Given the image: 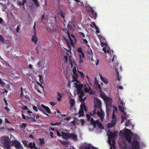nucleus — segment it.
I'll list each match as a JSON object with an SVG mask.
<instances>
[{"label": "nucleus", "mask_w": 149, "mask_h": 149, "mask_svg": "<svg viewBox=\"0 0 149 149\" xmlns=\"http://www.w3.org/2000/svg\"><path fill=\"white\" fill-rule=\"evenodd\" d=\"M61 97H57V100H58L59 101H61Z\"/></svg>", "instance_id": "69168bd1"}, {"label": "nucleus", "mask_w": 149, "mask_h": 149, "mask_svg": "<svg viewBox=\"0 0 149 149\" xmlns=\"http://www.w3.org/2000/svg\"><path fill=\"white\" fill-rule=\"evenodd\" d=\"M41 106L44 108L45 111L48 113H50V110L49 108L45 106L43 104H42L41 105Z\"/></svg>", "instance_id": "c85d7f7f"}, {"label": "nucleus", "mask_w": 149, "mask_h": 149, "mask_svg": "<svg viewBox=\"0 0 149 149\" xmlns=\"http://www.w3.org/2000/svg\"><path fill=\"white\" fill-rule=\"evenodd\" d=\"M33 109L34 110L36 111L37 112L38 111V109L36 106H33Z\"/></svg>", "instance_id": "de8ad7c7"}, {"label": "nucleus", "mask_w": 149, "mask_h": 149, "mask_svg": "<svg viewBox=\"0 0 149 149\" xmlns=\"http://www.w3.org/2000/svg\"><path fill=\"white\" fill-rule=\"evenodd\" d=\"M69 101L70 104V107H72L75 104V101L74 99L72 98L70 96H69Z\"/></svg>", "instance_id": "5701e85b"}, {"label": "nucleus", "mask_w": 149, "mask_h": 149, "mask_svg": "<svg viewBox=\"0 0 149 149\" xmlns=\"http://www.w3.org/2000/svg\"><path fill=\"white\" fill-rule=\"evenodd\" d=\"M70 138L75 141H77L78 140L77 135L74 133L70 134Z\"/></svg>", "instance_id": "4be33fe9"}, {"label": "nucleus", "mask_w": 149, "mask_h": 149, "mask_svg": "<svg viewBox=\"0 0 149 149\" xmlns=\"http://www.w3.org/2000/svg\"><path fill=\"white\" fill-rule=\"evenodd\" d=\"M100 76L101 80L105 84H107L108 83L107 79L105 77H103L101 75H100Z\"/></svg>", "instance_id": "a878e982"}, {"label": "nucleus", "mask_w": 149, "mask_h": 149, "mask_svg": "<svg viewBox=\"0 0 149 149\" xmlns=\"http://www.w3.org/2000/svg\"><path fill=\"white\" fill-rule=\"evenodd\" d=\"M94 103L95 104L94 109L93 113H90L87 114L86 117L88 120H90L94 127L97 125L100 129H104L99 121L98 120H94L92 116L94 117L98 116L100 117L101 120L102 121L104 119V112L102 109L101 107V102L97 98L94 99Z\"/></svg>", "instance_id": "f257e3e1"}, {"label": "nucleus", "mask_w": 149, "mask_h": 149, "mask_svg": "<svg viewBox=\"0 0 149 149\" xmlns=\"http://www.w3.org/2000/svg\"><path fill=\"white\" fill-rule=\"evenodd\" d=\"M79 73H80V74L81 75V76L82 77L84 78L85 77V74H83V73L81 71H78Z\"/></svg>", "instance_id": "79ce46f5"}, {"label": "nucleus", "mask_w": 149, "mask_h": 149, "mask_svg": "<svg viewBox=\"0 0 149 149\" xmlns=\"http://www.w3.org/2000/svg\"><path fill=\"white\" fill-rule=\"evenodd\" d=\"M121 118L122 119L121 123L124 122L125 120L126 121L125 122V125L127 126H130L131 123L130 121L129 120H127V115L125 113L123 112L121 116Z\"/></svg>", "instance_id": "1a4fd4ad"}, {"label": "nucleus", "mask_w": 149, "mask_h": 149, "mask_svg": "<svg viewBox=\"0 0 149 149\" xmlns=\"http://www.w3.org/2000/svg\"><path fill=\"white\" fill-rule=\"evenodd\" d=\"M80 35L83 38H84L85 37V34L82 32L79 33Z\"/></svg>", "instance_id": "864d4df0"}, {"label": "nucleus", "mask_w": 149, "mask_h": 149, "mask_svg": "<svg viewBox=\"0 0 149 149\" xmlns=\"http://www.w3.org/2000/svg\"><path fill=\"white\" fill-rule=\"evenodd\" d=\"M37 66L39 68L42 69L45 67L46 65L45 64V61L42 60L38 62L37 64Z\"/></svg>", "instance_id": "ddd939ff"}, {"label": "nucleus", "mask_w": 149, "mask_h": 149, "mask_svg": "<svg viewBox=\"0 0 149 149\" xmlns=\"http://www.w3.org/2000/svg\"><path fill=\"white\" fill-rule=\"evenodd\" d=\"M26 1L25 0H23L22 1V2H21L20 1L17 2V3L20 6H21L22 5H23L24 6V3H25Z\"/></svg>", "instance_id": "72a5a7b5"}, {"label": "nucleus", "mask_w": 149, "mask_h": 149, "mask_svg": "<svg viewBox=\"0 0 149 149\" xmlns=\"http://www.w3.org/2000/svg\"><path fill=\"white\" fill-rule=\"evenodd\" d=\"M3 22V19L1 18H0V24H2Z\"/></svg>", "instance_id": "6e6d98bb"}, {"label": "nucleus", "mask_w": 149, "mask_h": 149, "mask_svg": "<svg viewBox=\"0 0 149 149\" xmlns=\"http://www.w3.org/2000/svg\"><path fill=\"white\" fill-rule=\"evenodd\" d=\"M57 134L58 136H62V132H60L58 131H57Z\"/></svg>", "instance_id": "603ef678"}, {"label": "nucleus", "mask_w": 149, "mask_h": 149, "mask_svg": "<svg viewBox=\"0 0 149 149\" xmlns=\"http://www.w3.org/2000/svg\"><path fill=\"white\" fill-rule=\"evenodd\" d=\"M80 108V109L79 111V117H80L84 115V111H87V109L85 105V104L83 102H82L81 104Z\"/></svg>", "instance_id": "9b49d317"}, {"label": "nucleus", "mask_w": 149, "mask_h": 149, "mask_svg": "<svg viewBox=\"0 0 149 149\" xmlns=\"http://www.w3.org/2000/svg\"><path fill=\"white\" fill-rule=\"evenodd\" d=\"M29 68H33V66L31 64H30L29 65Z\"/></svg>", "instance_id": "774afa93"}, {"label": "nucleus", "mask_w": 149, "mask_h": 149, "mask_svg": "<svg viewBox=\"0 0 149 149\" xmlns=\"http://www.w3.org/2000/svg\"><path fill=\"white\" fill-rule=\"evenodd\" d=\"M27 112L29 115L30 116V117H29V118H33V121H36V120L34 118H35V116L33 113L31 111H30V110L29 109L27 111Z\"/></svg>", "instance_id": "412c9836"}, {"label": "nucleus", "mask_w": 149, "mask_h": 149, "mask_svg": "<svg viewBox=\"0 0 149 149\" xmlns=\"http://www.w3.org/2000/svg\"><path fill=\"white\" fill-rule=\"evenodd\" d=\"M119 98V100L118 101L119 109L121 112H124L125 109V108L124 107L125 104L122 101L120 100V98Z\"/></svg>", "instance_id": "f8f14e48"}, {"label": "nucleus", "mask_w": 149, "mask_h": 149, "mask_svg": "<svg viewBox=\"0 0 149 149\" xmlns=\"http://www.w3.org/2000/svg\"><path fill=\"white\" fill-rule=\"evenodd\" d=\"M68 39L65 38V40L66 41L67 47L70 50L71 46H72L74 44L73 41L74 40V36L72 35L70 36L68 32Z\"/></svg>", "instance_id": "0eeeda50"}, {"label": "nucleus", "mask_w": 149, "mask_h": 149, "mask_svg": "<svg viewBox=\"0 0 149 149\" xmlns=\"http://www.w3.org/2000/svg\"><path fill=\"white\" fill-rule=\"evenodd\" d=\"M22 142L24 146H28L29 145L28 141L26 140H23L22 141Z\"/></svg>", "instance_id": "473e14b6"}, {"label": "nucleus", "mask_w": 149, "mask_h": 149, "mask_svg": "<svg viewBox=\"0 0 149 149\" xmlns=\"http://www.w3.org/2000/svg\"><path fill=\"white\" fill-rule=\"evenodd\" d=\"M77 51L79 53L81 54V53H84V52H82L81 48V47H79L78 48Z\"/></svg>", "instance_id": "a19ab883"}, {"label": "nucleus", "mask_w": 149, "mask_h": 149, "mask_svg": "<svg viewBox=\"0 0 149 149\" xmlns=\"http://www.w3.org/2000/svg\"><path fill=\"white\" fill-rule=\"evenodd\" d=\"M22 117L24 119L27 120L28 118H29V117L27 116L26 117L25 115L23 113L22 114Z\"/></svg>", "instance_id": "c03bdc74"}, {"label": "nucleus", "mask_w": 149, "mask_h": 149, "mask_svg": "<svg viewBox=\"0 0 149 149\" xmlns=\"http://www.w3.org/2000/svg\"><path fill=\"white\" fill-rule=\"evenodd\" d=\"M117 121V119L116 116L112 115V120L111 123L115 125Z\"/></svg>", "instance_id": "cd10ccee"}, {"label": "nucleus", "mask_w": 149, "mask_h": 149, "mask_svg": "<svg viewBox=\"0 0 149 149\" xmlns=\"http://www.w3.org/2000/svg\"><path fill=\"white\" fill-rule=\"evenodd\" d=\"M87 56L92 61H93V55L92 54V50L91 49H88L87 51Z\"/></svg>", "instance_id": "f3484780"}, {"label": "nucleus", "mask_w": 149, "mask_h": 149, "mask_svg": "<svg viewBox=\"0 0 149 149\" xmlns=\"http://www.w3.org/2000/svg\"><path fill=\"white\" fill-rule=\"evenodd\" d=\"M23 109L24 110H27V111L28 110V109L29 110V109L26 106H24L23 108Z\"/></svg>", "instance_id": "5fc2aeb1"}, {"label": "nucleus", "mask_w": 149, "mask_h": 149, "mask_svg": "<svg viewBox=\"0 0 149 149\" xmlns=\"http://www.w3.org/2000/svg\"><path fill=\"white\" fill-rule=\"evenodd\" d=\"M104 101L105 102L106 105H109L110 104V105H112V99L111 98L107 97Z\"/></svg>", "instance_id": "aec40b11"}, {"label": "nucleus", "mask_w": 149, "mask_h": 149, "mask_svg": "<svg viewBox=\"0 0 149 149\" xmlns=\"http://www.w3.org/2000/svg\"><path fill=\"white\" fill-rule=\"evenodd\" d=\"M60 15H61V16L63 18H64L65 17V16H64V14L62 12H61V14H60Z\"/></svg>", "instance_id": "bf43d9fd"}, {"label": "nucleus", "mask_w": 149, "mask_h": 149, "mask_svg": "<svg viewBox=\"0 0 149 149\" xmlns=\"http://www.w3.org/2000/svg\"><path fill=\"white\" fill-rule=\"evenodd\" d=\"M70 119V117H66L65 118V120H69Z\"/></svg>", "instance_id": "052dcab7"}, {"label": "nucleus", "mask_w": 149, "mask_h": 149, "mask_svg": "<svg viewBox=\"0 0 149 149\" xmlns=\"http://www.w3.org/2000/svg\"><path fill=\"white\" fill-rule=\"evenodd\" d=\"M27 124L26 123H22L20 127L22 128H24L26 126Z\"/></svg>", "instance_id": "49530a36"}, {"label": "nucleus", "mask_w": 149, "mask_h": 149, "mask_svg": "<svg viewBox=\"0 0 149 149\" xmlns=\"http://www.w3.org/2000/svg\"><path fill=\"white\" fill-rule=\"evenodd\" d=\"M90 8L91 13L90 15L91 17L95 19L97 16V13L94 12V10L92 7H90Z\"/></svg>", "instance_id": "6ab92c4d"}, {"label": "nucleus", "mask_w": 149, "mask_h": 149, "mask_svg": "<svg viewBox=\"0 0 149 149\" xmlns=\"http://www.w3.org/2000/svg\"><path fill=\"white\" fill-rule=\"evenodd\" d=\"M1 142L7 149H10V139L7 136H3L1 138Z\"/></svg>", "instance_id": "6e6552de"}, {"label": "nucleus", "mask_w": 149, "mask_h": 149, "mask_svg": "<svg viewBox=\"0 0 149 149\" xmlns=\"http://www.w3.org/2000/svg\"><path fill=\"white\" fill-rule=\"evenodd\" d=\"M38 40L36 36V32L35 31L32 38V42H34L35 44H36Z\"/></svg>", "instance_id": "b1692460"}, {"label": "nucleus", "mask_w": 149, "mask_h": 149, "mask_svg": "<svg viewBox=\"0 0 149 149\" xmlns=\"http://www.w3.org/2000/svg\"><path fill=\"white\" fill-rule=\"evenodd\" d=\"M39 78V81L40 83L42 84L43 83V80L42 79V76L41 75H38Z\"/></svg>", "instance_id": "4c0bfd02"}, {"label": "nucleus", "mask_w": 149, "mask_h": 149, "mask_svg": "<svg viewBox=\"0 0 149 149\" xmlns=\"http://www.w3.org/2000/svg\"><path fill=\"white\" fill-rule=\"evenodd\" d=\"M5 122L6 123H10L9 121H8V119L7 118H6L5 119Z\"/></svg>", "instance_id": "e2e57ef3"}, {"label": "nucleus", "mask_w": 149, "mask_h": 149, "mask_svg": "<svg viewBox=\"0 0 149 149\" xmlns=\"http://www.w3.org/2000/svg\"><path fill=\"white\" fill-rule=\"evenodd\" d=\"M39 140L40 142V143L41 145H43L44 143V140L42 139H40Z\"/></svg>", "instance_id": "37998d69"}, {"label": "nucleus", "mask_w": 149, "mask_h": 149, "mask_svg": "<svg viewBox=\"0 0 149 149\" xmlns=\"http://www.w3.org/2000/svg\"><path fill=\"white\" fill-rule=\"evenodd\" d=\"M98 36L100 40L102 47H103V50L106 54H108L107 55L109 56L108 61L111 63L113 52L112 50L111 51L109 47L107 44V42L104 38L102 36L99 35H98Z\"/></svg>", "instance_id": "39448f33"}, {"label": "nucleus", "mask_w": 149, "mask_h": 149, "mask_svg": "<svg viewBox=\"0 0 149 149\" xmlns=\"http://www.w3.org/2000/svg\"><path fill=\"white\" fill-rule=\"evenodd\" d=\"M84 147L85 149H97L93 147L91 145L87 143L84 145Z\"/></svg>", "instance_id": "a211bd4d"}, {"label": "nucleus", "mask_w": 149, "mask_h": 149, "mask_svg": "<svg viewBox=\"0 0 149 149\" xmlns=\"http://www.w3.org/2000/svg\"><path fill=\"white\" fill-rule=\"evenodd\" d=\"M80 122L82 126H83L85 123V120L84 119H81L80 120Z\"/></svg>", "instance_id": "ea45409f"}, {"label": "nucleus", "mask_w": 149, "mask_h": 149, "mask_svg": "<svg viewBox=\"0 0 149 149\" xmlns=\"http://www.w3.org/2000/svg\"><path fill=\"white\" fill-rule=\"evenodd\" d=\"M33 2L35 4L36 6H39V3L38 2V0H32Z\"/></svg>", "instance_id": "e433bc0d"}, {"label": "nucleus", "mask_w": 149, "mask_h": 149, "mask_svg": "<svg viewBox=\"0 0 149 149\" xmlns=\"http://www.w3.org/2000/svg\"><path fill=\"white\" fill-rule=\"evenodd\" d=\"M12 145L14 146L16 149H23L22 145L20 142L17 140H14L12 141Z\"/></svg>", "instance_id": "9d476101"}, {"label": "nucleus", "mask_w": 149, "mask_h": 149, "mask_svg": "<svg viewBox=\"0 0 149 149\" xmlns=\"http://www.w3.org/2000/svg\"><path fill=\"white\" fill-rule=\"evenodd\" d=\"M84 90L86 93H89L90 94H94L95 92H93L90 88L88 85L86 84L84 86Z\"/></svg>", "instance_id": "4468645a"}, {"label": "nucleus", "mask_w": 149, "mask_h": 149, "mask_svg": "<svg viewBox=\"0 0 149 149\" xmlns=\"http://www.w3.org/2000/svg\"><path fill=\"white\" fill-rule=\"evenodd\" d=\"M95 85H96L97 88L100 89V90L101 89V86L100 84H99L98 82V81L95 78Z\"/></svg>", "instance_id": "2f4dec72"}, {"label": "nucleus", "mask_w": 149, "mask_h": 149, "mask_svg": "<svg viewBox=\"0 0 149 149\" xmlns=\"http://www.w3.org/2000/svg\"><path fill=\"white\" fill-rule=\"evenodd\" d=\"M64 60L65 62L70 64L71 68L73 67L72 69L73 75L72 76L73 80L72 81H78L77 79L78 75L76 73L77 69L75 61L73 60L72 59L71 56H65L64 57Z\"/></svg>", "instance_id": "423d86ee"}, {"label": "nucleus", "mask_w": 149, "mask_h": 149, "mask_svg": "<svg viewBox=\"0 0 149 149\" xmlns=\"http://www.w3.org/2000/svg\"><path fill=\"white\" fill-rule=\"evenodd\" d=\"M113 67L114 68L117 70V68L118 67V65L116 64V63H115L113 64Z\"/></svg>", "instance_id": "3c124183"}, {"label": "nucleus", "mask_w": 149, "mask_h": 149, "mask_svg": "<svg viewBox=\"0 0 149 149\" xmlns=\"http://www.w3.org/2000/svg\"><path fill=\"white\" fill-rule=\"evenodd\" d=\"M115 125L111 123H109L107 124L106 129L108 136L109 143L111 146L110 149H115V148L114 146L115 142L113 138L117 135V133L116 132L113 133L112 131Z\"/></svg>", "instance_id": "7ed1b4c3"}, {"label": "nucleus", "mask_w": 149, "mask_h": 149, "mask_svg": "<svg viewBox=\"0 0 149 149\" xmlns=\"http://www.w3.org/2000/svg\"><path fill=\"white\" fill-rule=\"evenodd\" d=\"M115 58V59H116V56H115L113 55V57L112 58V62H114V59Z\"/></svg>", "instance_id": "13d9d810"}, {"label": "nucleus", "mask_w": 149, "mask_h": 149, "mask_svg": "<svg viewBox=\"0 0 149 149\" xmlns=\"http://www.w3.org/2000/svg\"><path fill=\"white\" fill-rule=\"evenodd\" d=\"M70 133L62 132V136L63 139H68L70 138Z\"/></svg>", "instance_id": "dca6fc26"}, {"label": "nucleus", "mask_w": 149, "mask_h": 149, "mask_svg": "<svg viewBox=\"0 0 149 149\" xmlns=\"http://www.w3.org/2000/svg\"><path fill=\"white\" fill-rule=\"evenodd\" d=\"M113 112L112 115L116 116V114L117 113V109L116 106H113Z\"/></svg>", "instance_id": "7c9ffc66"}, {"label": "nucleus", "mask_w": 149, "mask_h": 149, "mask_svg": "<svg viewBox=\"0 0 149 149\" xmlns=\"http://www.w3.org/2000/svg\"><path fill=\"white\" fill-rule=\"evenodd\" d=\"M36 144L34 142H30L28 146L30 148H34L35 149H40L39 148H37L35 146Z\"/></svg>", "instance_id": "393cba45"}, {"label": "nucleus", "mask_w": 149, "mask_h": 149, "mask_svg": "<svg viewBox=\"0 0 149 149\" xmlns=\"http://www.w3.org/2000/svg\"><path fill=\"white\" fill-rule=\"evenodd\" d=\"M127 148L126 146L125 143H124V145L123 146L120 145V149H126Z\"/></svg>", "instance_id": "c9c22d12"}, {"label": "nucleus", "mask_w": 149, "mask_h": 149, "mask_svg": "<svg viewBox=\"0 0 149 149\" xmlns=\"http://www.w3.org/2000/svg\"><path fill=\"white\" fill-rule=\"evenodd\" d=\"M73 85L76 89L74 91V94L75 95H78L79 100L80 102H83L86 98V97L84 95V92L82 90L83 85L80 84L79 81H73Z\"/></svg>", "instance_id": "20e7f679"}, {"label": "nucleus", "mask_w": 149, "mask_h": 149, "mask_svg": "<svg viewBox=\"0 0 149 149\" xmlns=\"http://www.w3.org/2000/svg\"><path fill=\"white\" fill-rule=\"evenodd\" d=\"M19 26H17V32H19Z\"/></svg>", "instance_id": "0e129e2a"}, {"label": "nucleus", "mask_w": 149, "mask_h": 149, "mask_svg": "<svg viewBox=\"0 0 149 149\" xmlns=\"http://www.w3.org/2000/svg\"><path fill=\"white\" fill-rule=\"evenodd\" d=\"M37 108H38L40 110L42 111V109H41L40 106L38 105Z\"/></svg>", "instance_id": "338daca9"}, {"label": "nucleus", "mask_w": 149, "mask_h": 149, "mask_svg": "<svg viewBox=\"0 0 149 149\" xmlns=\"http://www.w3.org/2000/svg\"><path fill=\"white\" fill-rule=\"evenodd\" d=\"M100 90V96L104 100H105L107 97L105 94Z\"/></svg>", "instance_id": "c756f323"}, {"label": "nucleus", "mask_w": 149, "mask_h": 149, "mask_svg": "<svg viewBox=\"0 0 149 149\" xmlns=\"http://www.w3.org/2000/svg\"><path fill=\"white\" fill-rule=\"evenodd\" d=\"M92 25L93 26H94V27H95V28L96 27V26H97L96 24H95V22H92Z\"/></svg>", "instance_id": "680f3d73"}, {"label": "nucleus", "mask_w": 149, "mask_h": 149, "mask_svg": "<svg viewBox=\"0 0 149 149\" xmlns=\"http://www.w3.org/2000/svg\"><path fill=\"white\" fill-rule=\"evenodd\" d=\"M125 139L129 143L131 141L132 137H133V141L132 143V147L130 149H139L140 146L142 142L139 141V136L136 134H133L130 130L125 129L123 134Z\"/></svg>", "instance_id": "f03ea898"}, {"label": "nucleus", "mask_w": 149, "mask_h": 149, "mask_svg": "<svg viewBox=\"0 0 149 149\" xmlns=\"http://www.w3.org/2000/svg\"><path fill=\"white\" fill-rule=\"evenodd\" d=\"M0 41L2 42H4V40L2 36L0 35Z\"/></svg>", "instance_id": "a18cd8bd"}, {"label": "nucleus", "mask_w": 149, "mask_h": 149, "mask_svg": "<svg viewBox=\"0 0 149 149\" xmlns=\"http://www.w3.org/2000/svg\"><path fill=\"white\" fill-rule=\"evenodd\" d=\"M78 55L79 57V63L80 64H82L84 58V53H79Z\"/></svg>", "instance_id": "2eb2a0df"}, {"label": "nucleus", "mask_w": 149, "mask_h": 149, "mask_svg": "<svg viewBox=\"0 0 149 149\" xmlns=\"http://www.w3.org/2000/svg\"><path fill=\"white\" fill-rule=\"evenodd\" d=\"M96 28H95L96 29V33H99L100 32V31L99 29L97 26H96Z\"/></svg>", "instance_id": "09e8293b"}, {"label": "nucleus", "mask_w": 149, "mask_h": 149, "mask_svg": "<svg viewBox=\"0 0 149 149\" xmlns=\"http://www.w3.org/2000/svg\"><path fill=\"white\" fill-rule=\"evenodd\" d=\"M61 123V122H60V123H52L51 124L53 126H58L60 125Z\"/></svg>", "instance_id": "58836bf2"}, {"label": "nucleus", "mask_w": 149, "mask_h": 149, "mask_svg": "<svg viewBox=\"0 0 149 149\" xmlns=\"http://www.w3.org/2000/svg\"><path fill=\"white\" fill-rule=\"evenodd\" d=\"M82 40L84 42H83V44H84L86 45H87L88 47H89V45H88V41L86 39H84V38L82 39Z\"/></svg>", "instance_id": "f704fd0d"}, {"label": "nucleus", "mask_w": 149, "mask_h": 149, "mask_svg": "<svg viewBox=\"0 0 149 149\" xmlns=\"http://www.w3.org/2000/svg\"><path fill=\"white\" fill-rule=\"evenodd\" d=\"M49 104L52 106H54L56 104V102H49Z\"/></svg>", "instance_id": "8fccbe9b"}, {"label": "nucleus", "mask_w": 149, "mask_h": 149, "mask_svg": "<svg viewBox=\"0 0 149 149\" xmlns=\"http://www.w3.org/2000/svg\"><path fill=\"white\" fill-rule=\"evenodd\" d=\"M106 112L107 113V116H109V114L110 111V109L111 107V105H110V104L109 105H106Z\"/></svg>", "instance_id": "bb28decb"}, {"label": "nucleus", "mask_w": 149, "mask_h": 149, "mask_svg": "<svg viewBox=\"0 0 149 149\" xmlns=\"http://www.w3.org/2000/svg\"><path fill=\"white\" fill-rule=\"evenodd\" d=\"M57 95H58V97H61L62 96V94L59 92H58Z\"/></svg>", "instance_id": "4d7b16f0"}]
</instances>
